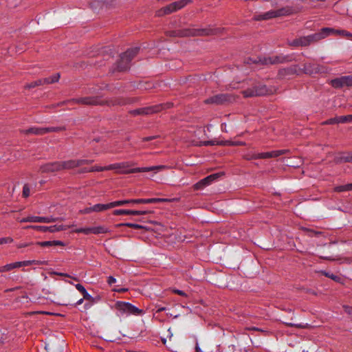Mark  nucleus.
Returning a JSON list of instances; mask_svg holds the SVG:
<instances>
[{
    "label": "nucleus",
    "instance_id": "nucleus-1",
    "mask_svg": "<svg viewBox=\"0 0 352 352\" xmlns=\"http://www.w3.org/2000/svg\"><path fill=\"white\" fill-rule=\"evenodd\" d=\"M340 34L347 37H352V34L345 30H336L330 28H323L318 32L308 35V38L311 43L317 42L321 39L324 38L330 34Z\"/></svg>",
    "mask_w": 352,
    "mask_h": 352
},
{
    "label": "nucleus",
    "instance_id": "nucleus-2",
    "mask_svg": "<svg viewBox=\"0 0 352 352\" xmlns=\"http://www.w3.org/2000/svg\"><path fill=\"white\" fill-rule=\"evenodd\" d=\"M132 165H133V164L129 162H121L120 169V170L118 171V173H122V174H129V173L150 172V171H153L155 173H157V172L162 170L166 168L165 166H149V167L130 168V167H131Z\"/></svg>",
    "mask_w": 352,
    "mask_h": 352
},
{
    "label": "nucleus",
    "instance_id": "nucleus-3",
    "mask_svg": "<svg viewBox=\"0 0 352 352\" xmlns=\"http://www.w3.org/2000/svg\"><path fill=\"white\" fill-rule=\"evenodd\" d=\"M139 50V47H133L123 53L117 62L114 71L122 72L128 69L130 67L131 60L138 54Z\"/></svg>",
    "mask_w": 352,
    "mask_h": 352
},
{
    "label": "nucleus",
    "instance_id": "nucleus-4",
    "mask_svg": "<svg viewBox=\"0 0 352 352\" xmlns=\"http://www.w3.org/2000/svg\"><path fill=\"white\" fill-rule=\"evenodd\" d=\"M215 34V30L208 28L186 29L184 30L173 31L169 33L170 36H208Z\"/></svg>",
    "mask_w": 352,
    "mask_h": 352
},
{
    "label": "nucleus",
    "instance_id": "nucleus-5",
    "mask_svg": "<svg viewBox=\"0 0 352 352\" xmlns=\"http://www.w3.org/2000/svg\"><path fill=\"white\" fill-rule=\"evenodd\" d=\"M190 0H179L164 6L155 12V16L158 17L170 14L185 7Z\"/></svg>",
    "mask_w": 352,
    "mask_h": 352
},
{
    "label": "nucleus",
    "instance_id": "nucleus-6",
    "mask_svg": "<svg viewBox=\"0 0 352 352\" xmlns=\"http://www.w3.org/2000/svg\"><path fill=\"white\" fill-rule=\"evenodd\" d=\"M172 106L171 103H166V104H156L153 106H149L142 108H139L135 110H132L130 111V113L134 116L138 115H151L153 113H155L161 111L162 109L170 108Z\"/></svg>",
    "mask_w": 352,
    "mask_h": 352
},
{
    "label": "nucleus",
    "instance_id": "nucleus-7",
    "mask_svg": "<svg viewBox=\"0 0 352 352\" xmlns=\"http://www.w3.org/2000/svg\"><path fill=\"white\" fill-rule=\"evenodd\" d=\"M116 308L123 314L126 315H135V316H140L142 315L144 313V311L142 309H140L132 304L126 302H122V301H118L116 303Z\"/></svg>",
    "mask_w": 352,
    "mask_h": 352
},
{
    "label": "nucleus",
    "instance_id": "nucleus-8",
    "mask_svg": "<svg viewBox=\"0 0 352 352\" xmlns=\"http://www.w3.org/2000/svg\"><path fill=\"white\" fill-rule=\"evenodd\" d=\"M65 130V127H30L28 129L20 130L21 133L29 135L34 134L36 135H42L47 133L59 132Z\"/></svg>",
    "mask_w": 352,
    "mask_h": 352
},
{
    "label": "nucleus",
    "instance_id": "nucleus-9",
    "mask_svg": "<svg viewBox=\"0 0 352 352\" xmlns=\"http://www.w3.org/2000/svg\"><path fill=\"white\" fill-rule=\"evenodd\" d=\"M289 57L287 56H275L272 57H267L263 58H258V60H252V58H248L247 60L248 64L250 63H261L263 65H274V64H278V63H282L285 62L289 61Z\"/></svg>",
    "mask_w": 352,
    "mask_h": 352
},
{
    "label": "nucleus",
    "instance_id": "nucleus-10",
    "mask_svg": "<svg viewBox=\"0 0 352 352\" xmlns=\"http://www.w3.org/2000/svg\"><path fill=\"white\" fill-rule=\"evenodd\" d=\"M292 13V9L290 7H285L278 10H273L258 15V19L267 20L278 16H287Z\"/></svg>",
    "mask_w": 352,
    "mask_h": 352
},
{
    "label": "nucleus",
    "instance_id": "nucleus-11",
    "mask_svg": "<svg viewBox=\"0 0 352 352\" xmlns=\"http://www.w3.org/2000/svg\"><path fill=\"white\" fill-rule=\"evenodd\" d=\"M242 93L244 97L247 98L266 95L269 93V90L265 85L257 83L252 88L247 89Z\"/></svg>",
    "mask_w": 352,
    "mask_h": 352
},
{
    "label": "nucleus",
    "instance_id": "nucleus-12",
    "mask_svg": "<svg viewBox=\"0 0 352 352\" xmlns=\"http://www.w3.org/2000/svg\"><path fill=\"white\" fill-rule=\"evenodd\" d=\"M67 102L72 104H81L85 105H102L104 104L103 100L98 97H82L78 98H74Z\"/></svg>",
    "mask_w": 352,
    "mask_h": 352
},
{
    "label": "nucleus",
    "instance_id": "nucleus-13",
    "mask_svg": "<svg viewBox=\"0 0 352 352\" xmlns=\"http://www.w3.org/2000/svg\"><path fill=\"white\" fill-rule=\"evenodd\" d=\"M70 228V226H65V225H54L50 226H28L25 227V229L32 228L35 230L41 232H56L62 230H66L67 228Z\"/></svg>",
    "mask_w": 352,
    "mask_h": 352
},
{
    "label": "nucleus",
    "instance_id": "nucleus-14",
    "mask_svg": "<svg viewBox=\"0 0 352 352\" xmlns=\"http://www.w3.org/2000/svg\"><path fill=\"white\" fill-rule=\"evenodd\" d=\"M234 98L231 95L227 94H219L207 98L205 100L204 102L206 104H214L219 105L230 102Z\"/></svg>",
    "mask_w": 352,
    "mask_h": 352
},
{
    "label": "nucleus",
    "instance_id": "nucleus-15",
    "mask_svg": "<svg viewBox=\"0 0 352 352\" xmlns=\"http://www.w3.org/2000/svg\"><path fill=\"white\" fill-rule=\"evenodd\" d=\"M331 85L333 87L338 89L344 87L352 86V76H343L331 80Z\"/></svg>",
    "mask_w": 352,
    "mask_h": 352
},
{
    "label": "nucleus",
    "instance_id": "nucleus-16",
    "mask_svg": "<svg viewBox=\"0 0 352 352\" xmlns=\"http://www.w3.org/2000/svg\"><path fill=\"white\" fill-rule=\"evenodd\" d=\"M93 162V160H71L68 161L61 162L63 170L71 169L78 167L84 164H89Z\"/></svg>",
    "mask_w": 352,
    "mask_h": 352
},
{
    "label": "nucleus",
    "instance_id": "nucleus-17",
    "mask_svg": "<svg viewBox=\"0 0 352 352\" xmlns=\"http://www.w3.org/2000/svg\"><path fill=\"white\" fill-rule=\"evenodd\" d=\"M219 177V174H218V173L212 174L210 175H208L206 177H205L203 179L198 182L197 184H195L194 186L196 190L202 189L204 187H206V186L210 185L212 182H214Z\"/></svg>",
    "mask_w": 352,
    "mask_h": 352
},
{
    "label": "nucleus",
    "instance_id": "nucleus-18",
    "mask_svg": "<svg viewBox=\"0 0 352 352\" xmlns=\"http://www.w3.org/2000/svg\"><path fill=\"white\" fill-rule=\"evenodd\" d=\"M61 170H63L61 162L47 163L41 166V170L43 173L56 172Z\"/></svg>",
    "mask_w": 352,
    "mask_h": 352
},
{
    "label": "nucleus",
    "instance_id": "nucleus-19",
    "mask_svg": "<svg viewBox=\"0 0 352 352\" xmlns=\"http://www.w3.org/2000/svg\"><path fill=\"white\" fill-rule=\"evenodd\" d=\"M289 152L287 149H281L277 151H272L270 152L260 153H258V159H268L274 158L280 155L287 154Z\"/></svg>",
    "mask_w": 352,
    "mask_h": 352
},
{
    "label": "nucleus",
    "instance_id": "nucleus-20",
    "mask_svg": "<svg viewBox=\"0 0 352 352\" xmlns=\"http://www.w3.org/2000/svg\"><path fill=\"white\" fill-rule=\"evenodd\" d=\"M120 204V203L114 201L106 204H98L92 206V210L96 212H102L114 207H118Z\"/></svg>",
    "mask_w": 352,
    "mask_h": 352
},
{
    "label": "nucleus",
    "instance_id": "nucleus-21",
    "mask_svg": "<svg viewBox=\"0 0 352 352\" xmlns=\"http://www.w3.org/2000/svg\"><path fill=\"white\" fill-rule=\"evenodd\" d=\"M289 45L290 46H294V47H299V46L305 47V46L309 45L310 42H309V38L307 36H300L299 38H297L293 40L292 41H290L289 43Z\"/></svg>",
    "mask_w": 352,
    "mask_h": 352
},
{
    "label": "nucleus",
    "instance_id": "nucleus-22",
    "mask_svg": "<svg viewBox=\"0 0 352 352\" xmlns=\"http://www.w3.org/2000/svg\"><path fill=\"white\" fill-rule=\"evenodd\" d=\"M148 211L142 210H115L113 212L114 215H122V214H133V215H142L148 214Z\"/></svg>",
    "mask_w": 352,
    "mask_h": 352
},
{
    "label": "nucleus",
    "instance_id": "nucleus-23",
    "mask_svg": "<svg viewBox=\"0 0 352 352\" xmlns=\"http://www.w3.org/2000/svg\"><path fill=\"white\" fill-rule=\"evenodd\" d=\"M299 69L296 65H292L279 70L278 75L284 77L289 75L298 74Z\"/></svg>",
    "mask_w": 352,
    "mask_h": 352
},
{
    "label": "nucleus",
    "instance_id": "nucleus-24",
    "mask_svg": "<svg viewBox=\"0 0 352 352\" xmlns=\"http://www.w3.org/2000/svg\"><path fill=\"white\" fill-rule=\"evenodd\" d=\"M168 201L170 199L164 198L138 199V201H135L137 204H157Z\"/></svg>",
    "mask_w": 352,
    "mask_h": 352
},
{
    "label": "nucleus",
    "instance_id": "nucleus-25",
    "mask_svg": "<svg viewBox=\"0 0 352 352\" xmlns=\"http://www.w3.org/2000/svg\"><path fill=\"white\" fill-rule=\"evenodd\" d=\"M335 162L338 164L343 162L352 163V153H342L335 158Z\"/></svg>",
    "mask_w": 352,
    "mask_h": 352
},
{
    "label": "nucleus",
    "instance_id": "nucleus-26",
    "mask_svg": "<svg viewBox=\"0 0 352 352\" xmlns=\"http://www.w3.org/2000/svg\"><path fill=\"white\" fill-rule=\"evenodd\" d=\"M59 78H60L59 74H56L50 77H48V78L39 79V80H41V85H43L56 82L58 80Z\"/></svg>",
    "mask_w": 352,
    "mask_h": 352
},
{
    "label": "nucleus",
    "instance_id": "nucleus-27",
    "mask_svg": "<svg viewBox=\"0 0 352 352\" xmlns=\"http://www.w3.org/2000/svg\"><path fill=\"white\" fill-rule=\"evenodd\" d=\"M201 144L204 146H213V145H221V146H228L230 145V141H217V140H210V141H204L201 142Z\"/></svg>",
    "mask_w": 352,
    "mask_h": 352
},
{
    "label": "nucleus",
    "instance_id": "nucleus-28",
    "mask_svg": "<svg viewBox=\"0 0 352 352\" xmlns=\"http://www.w3.org/2000/svg\"><path fill=\"white\" fill-rule=\"evenodd\" d=\"M303 72L306 74L313 75L316 74V67H315V63H305L304 65Z\"/></svg>",
    "mask_w": 352,
    "mask_h": 352
},
{
    "label": "nucleus",
    "instance_id": "nucleus-29",
    "mask_svg": "<svg viewBox=\"0 0 352 352\" xmlns=\"http://www.w3.org/2000/svg\"><path fill=\"white\" fill-rule=\"evenodd\" d=\"M20 267L19 262H15L10 264L5 265L3 266L0 267V272H5L11 271L15 268Z\"/></svg>",
    "mask_w": 352,
    "mask_h": 352
},
{
    "label": "nucleus",
    "instance_id": "nucleus-30",
    "mask_svg": "<svg viewBox=\"0 0 352 352\" xmlns=\"http://www.w3.org/2000/svg\"><path fill=\"white\" fill-rule=\"evenodd\" d=\"M21 267H27L30 266L31 265L35 264V265H43L46 263V261H37V260H29V261H19Z\"/></svg>",
    "mask_w": 352,
    "mask_h": 352
},
{
    "label": "nucleus",
    "instance_id": "nucleus-31",
    "mask_svg": "<svg viewBox=\"0 0 352 352\" xmlns=\"http://www.w3.org/2000/svg\"><path fill=\"white\" fill-rule=\"evenodd\" d=\"M109 232V230L104 226L92 227V232L94 234H105Z\"/></svg>",
    "mask_w": 352,
    "mask_h": 352
},
{
    "label": "nucleus",
    "instance_id": "nucleus-32",
    "mask_svg": "<svg viewBox=\"0 0 352 352\" xmlns=\"http://www.w3.org/2000/svg\"><path fill=\"white\" fill-rule=\"evenodd\" d=\"M135 101L133 98H118L114 102H113V105L118 104V105H124L126 104L132 103Z\"/></svg>",
    "mask_w": 352,
    "mask_h": 352
},
{
    "label": "nucleus",
    "instance_id": "nucleus-33",
    "mask_svg": "<svg viewBox=\"0 0 352 352\" xmlns=\"http://www.w3.org/2000/svg\"><path fill=\"white\" fill-rule=\"evenodd\" d=\"M76 288L83 295V298L88 300L91 298V295L87 293L84 286L81 284H76Z\"/></svg>",
    "mask_w": 352,
    "mask_h": 352
},
{
    "label": "nucleus",
    "instance_id": "nucleus-34",
    "mask_svg": "<svg viewBox=\"0 0 352 352\" xmlns=\"http://www.w3.org/2000/svg\"><path fill=\"white\" fill-rule=\"evenodd\" d=\"M74 232L76 233H83L86 235L93 234L92 227L78 228V229L74 230Z\"/></svg>",
    "mask_w": 352,
    "mask_h": 352
},
{
    "label": "nucleus",
    "instance_id": "nucleus-35",
    "mask_svg": "<svg viewBox=\"0 0 352 352\" xmlns=\"http://www.w3.org/2000/svg\"><path fill=\"white\" fill-rule=\"evenodd\" d=\"M39 217L37 216H28L27 217L23 218L19 220L21 223L25 222H38L39 223Z\"/></svg>",
    "mask_w": 352,
    "mask_h": 352
},
{
    "label": "nucleus",
    "instance_id": "nucleus-36",
    "mask_svg": "<svg viewBox=\"0 0 352 352\" xmlns=\"http://www.w3.org/2000/svg\"><path fill=\"white\" fill-rule=\"evenodd\" d=\"M315 67H316V74H326L329 72L328 68L322 65L315 64Z\"/></svg>",
    "mask_w": 352,
    "mask_h": 352
},
{
    "label": "nucleus",
    "instance_id": "nucleus-37",
    "mask_svg": "<svg viewBox=\"0 0 352 352\" xmlns=\"http://www.w3.org/2000/svg\"><path fill=\"white\" fill-rule=\"evenodd\" d=\"M339 123L352 122V115L338 116Z\"/></svg>",
    "mask_w": 352,
    "mask_h": 352
},
{
    "label": "nucleus",
    "instance_id": "nucleus-38",
    "mask_svg": "<svg viewBox=\"0 0 352 352\" xmlns=\"http://www.w3.org/2000/svg\"><path fill=\"white\" fill-rule=\"evenodd\" d=\"M351 187V185L346 184V185H342L336 186L334 188V190L338 192H344V191H350V188Z\"/></svg>",
    "mask_w": 352,
    "mask_h": 352
},
{
    "label": "nucleus",
    "instance_id": "nucleus-39",
    "mask_svg": "<svg viewBox=\"0 0 352 352\" xmlns=\"http://www.w3.org/2000/svg\"><path fill=\"white\" fill-rule=\"evenodd\" d=\"M322 275L325 276L326 277H328V278H330L331 279L336 281V282H339L341 279L340 277L336 276V275H334L333 274H330L329 272H327L325 271H321L320 272Z\"/></svg>",
    "mask_w": 352,
    "mask_h": 352
},
{
    "label": "nucleus",
    "instance_id": "nucleus-40",
    "mask_svg": "<svg viewBox=\"0 0 352 352\" xmlns=\"http://www.w3.org/2000/svg\"><path fill=\"white\" fill-rule=\"evenodd\" d=\"M118 226H119V227L126 226V227L135 228V229H142L144 228V226H142L141 225L136 224V223H120L118 225Z\"/></svg>",
    "mask_w": 352,
    "mask_h": 352
},
{
    "label": "nucleus",
    "instance_id": "nucleus-41",
    "mask_svg": "<svg viewBox=\"0 0 352 352\" xmlns=\"http://www.w3.org/2000/svg\"><path fill=\"white\" fill-rule=\"evenodd\" d=\"M284 324L287 327H295L298 329H306L308 327V324H302V323H292V322H284Z\"/></svg>",
    "mask_w": 352,
    "mask_h": 352
},
{
    "label": "nucleus",
    "instance_id": "nucleus-42",
    "mask_svg": "<svg viewBox=\"0 0 352 352\" xmlns=\"http://www.w3.org/2000/svg\"><path fill=\"white\" fill-rule=\"evenodd\" d=\"M56 218H53L52 217H39V223H52L54 222L57 220Z\"/></svg>",
    "mask_w": 352,
    "mask_h": 352
},
{
    "label": "nucleus",
    "instance_id": "nucleus-43",
    "mask_svg": "<svg viewBox=\"0 0 352 352\" xmlns=\"http://www.w3.org/2000/svg\"><path fill=\"white\" fill-rule=\"evenodd\" d=\"M41 80H36L35 81H33L32 82H30V83H28L25 85V89H32V88H34L36 87H38V86H41Z\"/></svg>",
    "mask_w": 352,
    "mask_h": 352
},
{
    "label": "nucleus",
    "instance_id": "nucleus-44",
    "mask_svg": "<svg viewBox=\"0 0 352 352\" xmlns=\"http://www.w3.org/2000/svg\"><path fill=\"white\" fill-rule=\"evenodd\" d=\"M258 153L250 152L244 155V158L247 160H252L258 159Z\"/></svg>",
    "mask_w": 352,
    "mask_h": 352
},
{
    "label": "nucleus",
    "instance_id": "nucleus-45",
    "mask_svg": "<svg viewBox=\"0 0 352 352\" xmlns=\"http://www.w3.org/2000/svg\"><path fill=\"white\" fill-rule=\"evenodd\" d=\"M338 123H339V122H338V117H335V118H332L327 120L326 121L323 122L322 123V124H323V125L335 124H338Z\"/></svg>",
    "mask_w": 352,
    "mask_h": 352
},
{
    "label": "nucleus",
    "instance_id": "nucleus-46",
    "mask_svg": "<svg viewBox=\"0 0 352 352\" xmlns=\"http://www.w3.org/2000/svg\"><path fill=\"white\" fill-rule=\"evenodd\" d=\"M135 201H138L137 199H125V200H120V201H116L115 202H119L120 203L118 206H122L128 204H137Z\"/></svg>",
    "mask_w": 352,
    "mask_h": 352
},
{
    "label": "nucleus",
    "instance_id": "nucleus-47",
    "mask_svg": "<svg viewBox=\"0 0 352 352\" xmlns=\"http://www.w3.org/2000/svg\"><path fill=\"white\" fill-rule=\"evenodd\" d=\"M120 166H121V162L110 164L109 166H107V170H117V172H118V170H120Z\"/></svg>",
    "mask_w": 352,
    "mask_h": 352
},
{
    "label": "nucleus",
    "instance_id": "nucleus-48",
    "mask_svg": "<svg viewBox=\"0 0 352 352\" xmlns=\"http://www.w3.org/2000/svg\"><path fill=\"white\" fill-rule=\"evenodd\" d=\"M89 170H91V172L104 171V170H107V166H93L91 168H90Z\"/></svg>",
    "mask_w": 352,
    "mask_h": 352
},
{
    "label": "nucleus",
    "instance_id": "nucleus-49",
    "mask_svg": "<svg viewBox=\"0 0 352 352\" xmlns=\"http://www.w3.org/2000/svg\"><path fill=\"white\" fill-rule=\"evenodd\" d=\"M53 241L37 242L36 244L42 247H50L53 245Z\"/></svg>",
    "mask_w": 352,
    "mask_h": 352
},
{
    "label": "nucleus",
    "instance_id": "nucleus-50",
    "mask_svg": "<svg viewBox=\"0 0 352 352\" xmlns=\"http://www.w3.org/2000/svg\"><path fill=\"white\" fill-rule=\"evenodd\" d=\"M30 195V188L28 185H24L23 186V196L24 197H29Z\"/></svg>",
    "mask_w": 352,
    "mask_h": 352
},
{
    "label": "nucleus",
    "instance_id": "nucleus-51",
    "mask_svg": "<svg viewBox=\"0 0 352 352\" xmlns=\"http://www.w3.org/2000/svg\"><path fill=\"white\" fill-rule=\"evenodd\" d=\"M13 241V239L11 237H3L0 239V245L10 243Z\"/></svg>",
    "mask_w": 352,
    "mask_h": 352
},
{
    "label": "nucleus",
    "instance_id": "nucleus-52",
    "mask_svg": "<svg viewBox=\"0 0 352 352\" xmlns=\"http://www.w3.org/2000/svg\"><path fill=\"white\" fill-rule=\"evenodd\" d=\"M91 212H94L92 210V206L87 207L80 210V213H82V214H89Z\"/></svg>",
    "mask_w": 352,
    "mask_h": 352
},
{
    "label": "nucleus",
    "instance_id": "nucleus-53",
    "mask_svg": "<svg viewBox=\"0 0 352 352\" xmlns=\"http://www.w3.org/2000/svg\"><path fill=\"white\" fill-rule=\"evenodd\" d=\"M343 309L347 314L352 316V307L344 305Z\"/></svg>",
    "mask_w": 352,
    "mask_h": 352
},
{
    "label": "nucleus",
    "instance_id": "nucleus-54",
    "mask_svg": "<svg viewBox=\"0 0 352 352\" xmlns=\"http://www.w3.org/2000/svg\"><path fill=\"white\" fill-rule=\"evenodd\" d=\"M158 137H159L158 135L145 137V138H142V141H144V142L151 141V140H153L157 138Z\"/></svg>",
    "mask_w": 352,
    "mask_h": 352
},
{
    "label": "nucleus",
    "instance_id": "nucleus-55",
    "mask_svg": "<svg viewBox=\"0 0 352 352\" xmlns=\"http://www.w3.org/2000/svg\"><path fill=\"white\" fill-rule=\"evenodd\" d=\"M32 243H19L18 245H16V247L18 248H26V247H28L30 246V245H32Z\"/></svg>",
    "mask_w": 352,
    "mask_h": 352
},
{
    "label": "nucleus",
    "instance_id": "nucleus-56",
    "mask_svg": "<svg viewBox=\"0 0 352 352\" xmlns=\"http://www.w3.org/2000/svg\"><path fill=\"white\" fill-rule=\"evenodd\" d=\"M245 142H231L230 141V145L229 146H241V145H245Z\"/></svg>",
    "mask_w": 352,
    "mask_h": 352
},
{
    "label": "nucleus",
    "instance_id": "nucleus-57",
    "mask_svg": "<svg viewBox=\"0 0 352 352\" xmlns=\"http://www.w3.org/2000/svg\"><path fill=\"white\" fill-rule=\"evenodd\" d=\"M107 282L109 285H112L116 282V279L113 276H109Z\"/></svg>",
    "mask_w": 352,
    "mask_h": 352
},
{
    "label": "nucleus",
    "instance_id": "nucleus-58",
    "mask_svg": "<svg viewBox=\"0 0 352 352\" xmlns=\"http://www.w3.org/2000/svg\"><path fill=\"white\" fill-rule=\"evenodd\" d=\"M174 293H175L178 295H180V296H186V294L183 291L179 290V289L174 290Z\"/></svg>",
    "mask_w": 352,
    "mask_h": 352
},
{
    "label": "nucleus",
    "instance_id": "nucleus-59",
    "mask_svg": "<svg viewBox=\"0 0 352 352\" xmlns=\"http://www.w3.org/2000/svg\"><path fill=\"white\" fill-rule=\"evenodd\" d=\"M53 245H63L64 243L60 241H53Z\"/></svg>",
    "mask_w": 352,
    "mask_h": 352
},
{
    "label": "nucleus",
    "instance_id": "nucleus-60",
    "mask_svg": "<svg viewBox=\"0 0 352 352\" xmlns=\"http://www.w3.org/2000/svg\"><path fill=\"white\" fill-rule=\"evenodd\" d=\"M54 274L59 275V276H69V275H68V274H65V273L54 272Z\"/></svg>",
    "mask_w": 352,
    "mask_h": 352
},
{
    "label": "nucleus",
    "instance_id": "nucleus-61",
    "mask_svg": "<svg viewBox=\"0 0 352 352\" xmlns=\"http://www.w3.org/2000/svg\"><path fill=\"white\" fill-rule=\"evenodd\" d=\"M166 309V308L164 307H158V309H157V312H161V311H164Z\"/></svg>",
    "mask_w": 352,
    "mask_h": 352
},
{
    "label": "nucleus",
    "instance_id": "nucleus-62",
    "mask_svg": "<svg viewBox=\"0 0 352 352\" xmlns=\"http://www.w3.org/2000/svg\"><path fill=\"white\" fill-rule=\"evenodd\" d=\"M89 169H90V168H85L82 169V170L80 171V173H89V172H91V170H89Z\"/></svg>",
    "mask_w": 352,
    "mask_h": 352
},
{
    "label": "nucleus",
    "instance_id": "nucleus-63",
    "mask_svg": "<svg viewBox=\"0 0 352 352\" xmlns=\"http://www.w3.org/2000/svg\"><path fill=\"white\" fill-rule=\"evenodd\" d=\"M83 299H84V298H81V299H80L79 300H78V301L76 302V304L77 305H81V304L82 303V302H83Z\"/></svg>",
    "mask_w": 352,
    "mask_h": 352
},
{
    "label": "nucleus",
    "instance_id": "nucleus-64",
    "mask_svg": "<svg viewBox=\"0 0 352 352\" xmlns=\"http://www.w3.org/2000/svg\"><path fill=\"white\" fill-rule=\"evenodd\" d=\"M195 349H196V352H201L200 348L199 347L198 344H197L196 345V347H195Z\"/></svg>",
    "mask_w": 352,
    "mask_h": 352
}]
</instances>
